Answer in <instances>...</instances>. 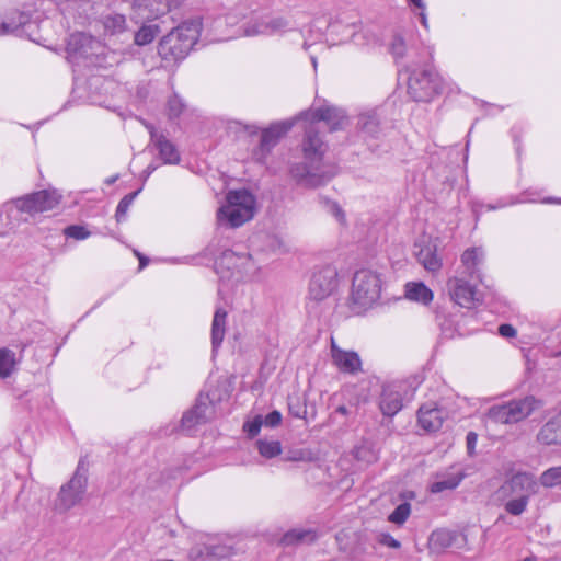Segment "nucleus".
<instances>
[{"label":"nucleus","instance_id":"nucleus-1","mask_svg":"<svg viewBox=\"0 0 561 561\" xmlns=\"http://www.w3.org/2000/svg\"><path fill=\"white\" fill-rule=\"evenodd\" d=\"M302 142L304 165H294L291 175L302 185L317 187L329 181L333 173L331 168L323 162L327 145L319 137L316 123L308 122Z\"/></svg>","mask_w":561,"mask_h":561},{"label":"nucleus","instance_id":"nucleus-2","mask_svg":"<svg viewBox=\"0 0 561 561\" xmlns=\"http://www.w3.org/2000/svg\"><path fill=\"white\" fill-rule=\"evenodd\" d=\"M201 27L199 21L192 20L173 28L160 41L159 54L165 59H183L197 43Z\"/></svg>","mask_w":561,"mask_h":561},{"label":"nucleus","instance_id":"nucleus-3","mask_svg":"<svg viewBox=\"0 0 561 561\" xmlns=\"http://www.w3.org/2000/svg\"><path fill=\"white\" fill-rule=\"evenodd\" d=\"M227 203L217 211L219 225L238 228L251 220L255 211V198L247 190L230 191Z\"/></svg>","mask_w":561,"mask_h":561},{"label":"nucleus","instance_id":"nucleus-4","mask_svg":"<svg viewBox=\"0 0 561 561\" xmlns=\"http://www.w3.org/2000/svg\"><path fill=\"white\" fill-rule=\"evenodd\" d=\"M541 407L533 396L492 405L485 413V420L495 424H514L529 416Z\"/></svg>","mask_w":561,"mask_h":561},{"label":"nucleus","instance_id":"nucleus-5","mask_svg":"<svg viewBox=\"0 0 561 561\" xmlns=\"http://www.w3.org/2000/svg\"><path fill=\"white\" fill-rule=\"evenodd\" d=\"M381 278L371 270L357 271L353 277L351 300L358 309L375 304L381 293Z\"/></svg>","mask_w":561,"mask_h":561},{"label":"nucleus","instance_id":"nucleus-6","mask_svg":"<svg viewBox=\"0 0 561 561\" xmlns=\"http://www.w3.org/2000/svg\"><path fill=\"white\" fill-rule=\"evenodd\" d=\"M444 79L434 70L413 71L408 81V93L416 102H428L444 91Z\"/></svg>","mask_w":561,"mask_h":561},{"label":"nucleus","instance_id":"nucleus-7","mask_svg":"<svg viewBox=\"0 0 561 561\" xmlns=\"http://www.w3.org/2000/svg\"><path fill=\"white\" fill-rule=\"evenodd\" d=\"M87 468L83 461L80 460L72 478L60 486L54 502L55 510L58 512H67L79 504L87 491Z\"/></svg>","mask_w":561,"mask_h":561},{"label":"nucleus","instance_id":"nucleus-8","mask_svg":"<svg viewBox=\"0 0 561 561\" xmlns=\"http://www.w3.org/2000/svg\"><path fill=\"white\" fill-rule=\"evenodd\" d=\"M61 199L55 190H43L14 199L20 213L25 217L54 209Z\"/></svg>","mask_w":561,"mask_h":561},{"label":"nucleus","instance_id":"nucleus-9","mask_svg":"<svg viewBox=\"0 0 561 561\" xmlns=\"http://www.w3.org/2000/svg\"><path fill=\"white\" fill-rule=\"evenodd\" d=\"M300 119L311 123L324 122L331 131L340 130L348 125V118L342 108L324 105L304 112Z\"/></svg>","mask_w":561,"mask_h":561},{"label":"nucleus","instance_id":"nucleus-10","mask_svg":"<svg viewBox=\"0 0 561 561\" xmlns=\"http://www.w3.org/2000/svg\"><path fill=\"white\" fill-rule=\"evenodd\" d=\"M447 293L453 302L456 305L471 309L477 302V288L469 283L463 276H453L446 283Z\"/></svg>","mask_w":561,"mask_h":561},{"label":"nucleus","instance_id":"nucleus-11","mask_svg":"<svg viewBox=\"0 0 561 561\" xmlns=\"http://www.w3.org/2000/svg\"><path fill=\"white\" fill-rule=\"evenodd\" d=\"M337 284V272L333 266H324L313 273L310 285L309 296L316 301L329 297Z\"/></svg>","mask_w":561,"mask_h":561},{"label":"nucleus","instance_id":"nucleus-12","mask_svg":"<svg viewBox=\"0 0 561 561\" xmlns=\"http://www.w3.org/2000/svg\"><path fill=\"white\" fill-rule=\"evenodd\" d=\"M291 30V23L284 16L262 18L248 23L244 26V35L247 36H273L280 35Z\"/></svg>","mask_w":561,"mask_h":561},{"label":"nucleus","instance_id":"nucleus-13","mask_svg":"<svg viewBox=\"0 0 561 561\" xmlns=\"http://www.w3.org/2000/svg\"><path fill=\"white\" fill-rule=\"evenodd\" d=\"M537 491L538 484L535 477L526 472H518L514 474L500 488V493L506 497L520 496L522 494L534 495Z\"/></svg>","mask_w":561,"mask_h":561},{"label":"nucleus","instance_id":"nucleus-14","mask_svg":"<svg viewBox=\"0 0 561 561\" xmlns=\"http://www.w3.org/2000/svg\"><path fill=\"white\" fill-rule=\"evenodd\" d=\"M417 262L430 273H438L443 261L437 254V243L430 238H422L415 243Z\"/></svg>","mask_w":561,"mask_h":561},{"label":"nucleus","instance_id":"nucleus-15","mask_svg":"<svg viewBox=\"0 0 561 561\" xmlns=\"http://www.w3.org/2000/svg\"><path fill=\"white\" fill-rule=\"evenodd\" d=\"M331 358L334 366L344 374L355 375L362 371V359L354 351L341 348L335 340L331 337Z\"/></svg>","mask_w":561,"mask_h":561},{"label":"nucleus","instance_id":"nucleus-16","mask_svg":"<svg viewBox=\"0 0 561 561\" xmlns=\"http://www.w3.org/2000/svg\"><path fill=\"white\" fill-rule=\"evenodd\" d=\"M102 45L99 41L85 33H73L69 36L67 43V51L72 56H80L84 58H92L99 55V50L102 49Z\"/></svg>","mask_w":561,"mask_h":561},{"label":"nucleus","instance_id":"nucleus-17","mask_svg":"<svg viewBox=\"0 0 561 561\" xmlns=\"http://www.w3.org/2000/svg\"><path fill=\"white\" fill-rule=\"evenodd\" d=\"M404 388V382H393L383 386L379 402L383 415L393 416L402 409V392Z\"/></svg>","mask_w":561,"mask_h":561},{"label":"nucleus","instance_id":"nucleus-18","mask_svg":"<svg viewBox=\"0 0 561 561\" xmlns=\"http://www.w3.org/2000/svg\"><path fill=\"white\" fill-rule=\"evenodd\" d=\"M293 127L291 122H277L264 129L261 135L259 160H264L266 154L274 148L279 139Z\"/></svg>","mask_w":561,"mask_h":561},{"label":"nucleus","instance_id":"nucleus-19","mask_svg":"<svg viewBox=\"0 0 561 561\" xmlns=\"http://www.w3.org/2000/svg\"><path fill=\"white\" fill-rule=\"evenodd\" d=\"M26 221L27 217L21 215L14 199L5 203L0 209V237L8 236Z\"/></svg>","mask_w":561,"mask_h":561},{"label":"nucleus","instance_id":"nucleus-20","mask_svg":"<svg viewBox=\"0 0 561 561\" xmlns=\"http://www.w3.org/2000/svg\"><path fill=\"white\" fill-rule=\"evenodd\" d=\"M213 412V408L199 400L192 410L186 412L181 420V430L190 434L197 425L205 423Z\"/></svg>","mask_w":561,"mask_h":561},{"label":"nucleus","instance_id":"nucleus-21","mask_svg":"<svg viewBox=\"0 0 561 561\" xmlns=\"http://www.w3.org/2000/svg\"><path fill=\"white\" fill-rule=\"evenodd\" d=\"M139 20H154L169 11L168 0H135L133 4Z\"/></svg>","mask_w":561,"mask_h":561},{"label":"nucleus","instance_id":"nucleus-22","mask_svg":"<svg viewBox=\"0 0 561 561\" xmlns=\"http://www.w3.org/2000/svg\"><path fill=\"white\" fill-rule=\"evenodd\" d=\"M485 252L482 247H472L466 249L461 256L462 274L468 277H479L480 266L484 262Z\"/></svg>","mask_w":561,"mask_h":561},{"label":"nucleus","instance_id":"nucleus-23","mask_svg":"<svg viewBox=\"0 0 561 561\" xmlns=\"http://www.w3.org/2000/svg\"><path fill=\"white\" fill-rule=\"evenodd\" d=\"M151 141L154 144V147L159 151L160 158L164 163L168 164H176L180 162V154L175 148V146L167 139L162 134H159L156 128L151 125L147 126Z\"/></svg>","mask_w":561,"mask_h":561},{"label":"nucleus","instance_id":"nucleus-24","mask_svg":"<svg viewBox=\"0 0 561 561\" xmlns=\"http://www.w3.org/2000/svg\"><path fill=\"white\" fill-rule=\"evenodd\" d=\"M444 412L434 403H427L419 409V423L425 431L435 432L440 428Z\"/></svg>","mask_w":561,"mask_h":561},{"label":"nucleus","instance_id":"nucleus-25","mask_svg":"<svg viewBox=\"0 0 561 561\" xmlns=\"http://www.w3.org/2000/svg\"><path fill=\"white\" fill-rule=\"evenodd\" d=\"M241 264H252V256L249 253H236L231 250L225 251L221 256L216 261L217 271H230L234 275Z\"/></svg>","mask_w":561,"mask_h":561},{"label":"nucleus","instance_id":"nucleus-26","mask_svg":"<svg viewBox=\"0 0 561 561\" xmlns=\"http://www.w3.org/2000/svg\"><path fill=\"white\" fill-rule=\"evenodd\" d=\"M405 297L409 300L428 305L434 298L433 291L422 282H411L405 285Z\"/></svg>","mask_w":561,"mask_h":561},{"label":"nucleus","instance_id":"nucleus-27","mask_svg":"<svg viewBox=\"0 0 561 561\" xmlns=\"http://www.w3.org/2000/svg\"><path fill=\"white\" fill-rule=\"evenodd\" d=\"M226 320L227 311L222 308H218L215 311L211 323V344L214 350L219 347L221 342L224 341L226 333Z\"/></svg>","mask_w":561,"mask_h":561},{"label":"nucleus","instance_id":"nucleus-28","mask_svg":"<svg viewBox=\"0 0 561 561\" xmlns=\"http://www.w3.org/2000/svg\"><path fill=\"white\" fill-rule=\"evenodd\" d=\"M30 21V16L22 11L14 10L7 14L5 19L1 21L2 33L4 35L13 34L22 26L27 24Z\"/></svg>","mask_w":561,"mask_h":561},{"label":"nucleus","instance_id":"nucleus-29","mask_svg":"<svg viewBox=\"0 0 561 561\" xmlns=\"http://www.w3.org/2000/svg\"><path fill=\"white\" fill-rule=\"evenodd\" d=\"M357 125L362 133L370 137H376L380 131V121L375 111L362 113Z\"/></svg>","mask_w":561,"mask_h":561},{"label":"nucleus","instance_id":"nucleus-30","mask_svg":"<svg viewBox=\"0 0 561 561\" xmlns=\"http://www.w3.org/2000/svg\"><path fill=\"white\" fill-rule=\"evenodd\" d=\"M352 41L355 45L360 47H375L381 44L379 36L368 27H362L355 32L352 36Z\"/></svg>","mask_w":561,"mask_h":561},{"label":"nucleus","instance_id":"nucleus-31","mask_svg":"<svg viewBox=\"0 0 561 561\" xmlns=\"http://www.w3.org/2000/svg\"><path fill=\"white\" fill-rule=\"evenodd\" d=\"M15 353L8 348H0V377L8 378L16 368Z\"/></svg>","mask_w":561,"mask_h":561},{"label":"nucleus","instance_id":"nucleus-32","mask_svg":"<svg viewBox=\"0 0 561 561\" xmlns=\"http://www.w3.org/2000/svg\"><path fill=\"white\" fill-rule=\"evenodd\" d=\"M463 479V474L461 473H453L448 476L447 478H444L442 480H437L432 483L431 491L433 493H439L445 490H453L461 482Z\"/></svg>","mask_w":561,"mask_h":561},{"label":"nucleus","instance_id":"nucleus-33","mask_svg":"<svg viewBox=\"0 0 561 561\" xmlns=\"http://www.w3.org/2000/svg\"><path fill=\"white\" fill-rule=\"evenodd\" d=\"M256 447L260 455L264 458H274L282 453V445L278 440L259 439Z\"/></svg>","mask_w":561,"mask_h":561},{"label":"nucleus","instance_id":"nucleus-34","mask_svg":"<svg viewBox=\"0 0 561 561\" xmlns=\"http://www.w3.org/2000/svg\"><path fill=\"white\" fill-rule=\"evenodd\" d=\"M454 539L455 538L451 531L439 529L432 533L430 541L433 547L445 549L453 545Z\"/></svg>","mask_w":561,"mask_h":561},{"label":"nucleus","instance_id":"nucleus-35","mask_svg":"<svg viewBox=\"0 0 561 561\" xmlns=\"http://www.w3.org/2000/svg\"><path fill=\"white\" fill-rule=\"evenodd\" d=\"M531 495L522 494L520 496H516L505 503V511L514 516L522 515L528 505L529 499Z\"/></svg>","mask_w":561,"mask_h":561},{"label":"nucleus","instance_id":"nucleus-36","mask_svg":"<svg viewBox=\"0 0 561 561\" xmlns=\"http://www.w3.org/2000/svg\"><path fill=\"white\" fill-rule=\"evenodd\" d=\"M103 25L111 34L122 33L126 30V19L122 14H111L104 18Z\"/></svg>","mask_w":561,"mask_h":561},{"label":"nucleus","instance_id":"nucleus-37","mask_svg":"<svg viewBox=\"0 0 561 561\" xmlns=\"http://www.w3.org/2000/svg\"><path fill=\"white\" fill-rule=\"evenodd\" d=\"M316 539L311 530H291L284 535L283 542L285 545H294L299 542H311Z\"/></svg>","mask_w":561,"mask_h":561},{"label":"nucleus","instance_id":"nucleus-38","mask_svg":"<svg viewBox=\"0 0 561 561\" xmlns=\"http://www.w3.org/2000/svg\"><path fill=\"white\" fill-rule=\"evenodd\" d=\"M186 105L183 100L178 95L173 94L168 99L165 111L169 119H175L185 111Z\"/></svg>","mask_w":561,"mask_h":561},{"label":"nucleus","instance_id":"nucleus-39","mask_svg":"<svg viewBox=\"0 0 561 561\" xmlns=\"http://www.w3.org/2000/svg\"><path fill=\"white\" fill-rule=\"evenodd\" d=\"M540 483L545 488H553L561 484V466L552 467L543 471L540 476Z\"/></svg>","mask_w":561,"mask_h":561},{"label":"nucleus","instance_id":"nucleus-40","mask_svg":"<svg viewBox=\"0 0 561 561\" xmlns=\"http://www.w3.org/2000/svg\"><path fill=\"white\" fill-rule=\"evenodd\" d=\"M411 513V506L409 503H402L389 515V522L402 525L405 523Z\"/></svg>","mask_w":561,"mask_h":561},{"label":"nucleus","instance_id":"nucleus-41","mask_svg":"<svg viewBox=\"0 0 561 561\" xmlns=\"http://www.w3.org/2000/svg\"><path fill=\"white\" fill-rule=\"evenodd\" d=\"M139 192L140 191H136L130 194H127L119 201L115 214L116 220L118 222L125 218L130 205L133 204L134 199L139 194Z\"/></svg>","mask_w":561,"mask_h":561},{"label":"nucleus","instance_id":"nucleus-42","mask_svg":"<svg viewBox=\"0 0 561 561\" xmlns=\"http://www.w3.org/2000/svg\"><path fill=\"white\" fill-rule=\"evenodd\" d=\"M156 37V33L152 26H142L135 34V43L139 46L147 45L151 43Z\"/></svg>","mask_w":561,"mask_h":561},{"label":"nucleus","instance_id":"nucleus-43","mask_svg":"<svg viewBox=\"0 0 561 561\" xmlns=\"http://www.w3.org/2000/svg\"><path fill=\"white\" fill-rule=\"evenodd\" d=\"M64 233L67 238H72L75 240H84L90 237V232L82 226H69L64 230Z\"/></svg>","mask_w":561,"mask_h":561},{"label":"nucleus","instance_id":"nucleus-44","mask_svg":"<svg viewBox=\"0 0 561 561\" xmlns=\"http://www.w3.org/2000/svg\"><path fill=\"white\" fill-rule=\"evenodd\" d=\"M405 43L402 36L394 35L390 44V51L396 58H402L405 55Z\"/></svg>","mask_w":561,"mask_h":561},{"label":"nucleus","instance_id":"nucleus-45","mask_svg":"<svg viewBox=\"0 0 561 561\" xmlns=\"http://www.w3.org/2000/svg\"><path fill=\"white\" fill-rule=\"evenodd\" d=\"M262 425H263V417L261 415H257L252 421L247 422L243 425V428L248 433L249 437L252 438L259 434Z\"/></svg>","mask_w":561,"mask_h":561},{"label":"nucleus","instance_id":"nucleus-46","mask_svg":"<svg viewBox=\"0 0 561 561\" xmlns=\"http://www.w3.org/2000/svg\"><path fill=\"white\" fill-rule=\"evenodd\" d=\"M229 128L230 129H234L237 133H240V131H244L249 135H254L257 133V127L255 125H250V124H242L240 122H231L230 125H229Z\"/></svg>","mask_w":561,"mask_h":561},{"label":"nucleus","instance_id":"nucleus-47","mask_svg":"<svg viewBox=\"0 0 561 561\" xmlns=\"http://www.w3.org/2000/svg\"><path fill=\"white\" fill-rule=\"evenodd\" d=\"M257 273V267L255 263L252 261V264H241L240 267L237 271V274H240L241 276L253 278L255 277Z\"/></svg>","mask_w":561,"mask_h":561},{"label":"nucleus","instance_id":"nucleus-48","mask_svg":"<svg viewBox=\"0 0 561 561\" xmlns=\"http://www.w3.org/2000/svg\"><path fill=\"white\" fill-rule=\"evenodd\" d=\"M280 422L282 414L278 411H272L265 417H263V425L267 427H275L279 425Z\"/></svg>","mask_w":561,"mask_h":561},{"label":"nucleus","instance_id":"nucleus-49","mask_svg":"<svg viewBox=\"0 0 561 561\" xmlns=\"http://www.w3.org/2000/svg\"><path fill=\"white\" fill-rule=\"evenodd\" d=\"M325 204L328 206V210L340 221V222H343L344 219H345V216H344V213L343 210L341 209V207L334 203V202H330V201H325Z\"/></svg>","mask_w":561,"mask_h":561},{"label":"nucleus","instance_id":"nucleus-50","mask_svg":"<svg viewBox=\"0 0 561 561\" xmlns=\"http://www.w3.org/2000/svg\"><path fill=\"white\" fill-rule=\"evenodd\" d=\"M499 333L503 337H514L517 334L516 329L511 324H501L499 327Z\"/></svg>","mask_w":561,"mask_h":561},{"label":"nucleus","instance_id":"nucleus-51","mask_svg":"<svg viewBox=\"0 0 561 561\" xmlns=\"http://www.w3.org/2000/svg\"><path fill=\"white\" fill-rule=\"evenodd\" d=\"M380 542L385 546H388V547L394 548V549H398L401 546L397 539H394L392 536H390L388 534L382 535Z\"/></svg>","mask_w":561,"mask_h":561},{"label":"nucleus","instance_id":"nucleus-52","mask_svg":"<svg viewBox=\"0 0 561 561\" xmlns=\"http://www.w3.org/2000/svg\"><path fill=\"white\" fill-rule=\"evenodd\" d=\"M477 439H478V437H477L476 433L469 432L467 434V448H468L469 453H472V450L474 449Z\"/></svg>","mask_w":561,"mask_h":561},{"label":"nucleus","instance_id":"nucleus-53","mask_svg":"<svg viewBox=\"0 0 561 561\" xmlns=\"http://www.w3.org/2000/svg\"><path fill=\"white\" fill-rule=\"evenodd\" d=\"M289 410H290V413L295 417H298V419L305 417L306 410H301L300 408L299 409H294V405L291 403L289 404Z\"/></svg>","mask_w":561,"mask_h":561},{"label":"nucleus","instance_id":"nucleus-54","mask_svg":"<svg viewBox=\"0 0 561 561\" xmlns=\"http://www.w3.org/2000/svg\"><path fill=\"white\" fill-rule=\"evenodd\" d=\"M135 254L139 257V268H144L148 264V260L138 252H135Z\"/></svg>","mask_w":561,"mask_h":561},{"label":"nucleus","instance_id":"nucleus-55","mask_svg":"<svg viewBox=\"0 0 561 561\" xmlns=\"http://www.w3.org/2000/svg\"><path fill=\"white\" fill-rule=\"evenodd\" d=\"M409 2L412 3L413 5H415L419 9H422V10L425 9V3H424L423 0H409Z\"/></svg>","mask_w":561,"mask_h":561},{"label":"nucleus","instance_id":"nucleus-56","mask_svg":"<svg viewBox=\"0 0 561 561\" xmlns=\"http://www.w3.org/2000/svg\"><path fill=\"white\" fill-rule=\"evenodd\" d=\"M420 20H421L422 25L424 27H427V18H426V14L424 12L420 13Z\"/></svg>","mask_w":561,"mask_h":561},{"label":"nucleus","instance_id":"nucleus-57","mask_svg":"<svg viewBox=\"0 0 561 561\" xmlns=\"http://www.w3.org/2000/svg\"><path fill=\"white\" fill-rule=\"evenodd\" d=\"M336 412L341 413L343 415H346L348 411H347V408L345 405H340V407L336 408Z\"/></svg>","mask_w":561,"mask_h":561},{"label":"nucleus","instance_id":"nucleus-58","mask_svg":"<svg viewBox=\"0 0 561 561\" xmlns=\"http://www.w3.org/2000/svg\"><path fill=\"white\" fill-rule=\"evenodd\" d=\"M117 179H118V176H117V175H114V176H112V178L106 179L105 183H106V184H108V185H111V184L115 183V181H116Z\"/></svg>","mask_w":561,"mask_h":561},{"label":"nucleus","instance_id":"nucleus-59","mask_svg":"<svg viewBox=\"0 0 561 561\" xmlns=\"http://www.w3.org/2000/svg\"><path fill=\"white\" fill-rule=\"evenodd\" d=\"M154 170H156L154 165H151V164L148 165L147 170H146L147 176H149Z\"/></svg>","mask_w":561,"mask_h":561},{"label":"nucleus","instance_id":"nucleus-60","mask_svg":"<svg viewBox=\"0 0 561 561\" xmlns=\"http://www.w3.org/2000/svg\"><path fill=\"white\" fill-rule=\"evenodd\" d=\"M311 62H312L313 68L316 69L318 62H317V58L314 56H311Z\"/></svg>","mask_w":561,"mask_h":561},{"label":"nucleus","instance_id":"nucleus-61","mask_svg":"<svg viewBox=\"0 0 561 561\" xmlns=\"http://www.w3.org/2000/svg\"><path fill=\"white\" fill-rule=\"evenodd\" d=\"M523 561H537V559H536V557L530 556V557L525 558Z\"/></svg>","mask_w":561,"mask_h":561},{"label":"nucleus","instance_id":"nucleus-62","mask_svg":"<svg viewBox=\"0 0 561 561\" xmlns=\"http://www.w3.org/2000/svg\"><path fill=\"white\" fill-rule=\"evenodd\" d=\"M546 202L547 203H561V199L548 198Z\"/></svg>","mask_w":561,"mask_h":561},{"label":"nucleus","instance_id":"nucleus-63","mask_svg":"<svg viewBox=\"0 0 561 561\" xmlns=\"http://www.w3.org/2000/svg\"><path fill=\"white\" fill-rule=\"evenodd\" d=\"M552 426V423H547L542 430V433L547 430H550V427Z\"/></svg>","mask_w":561,"mask_h":561},{"label":"nucleus","instance_id":"nucleus-64","mask_svg":"<svg viewBox=\"0 0 561 561\" xmlns=\"http://www.w3.org/2000/svg\"><path fill=\"white\" fill-rule=\"evenodd\" d=\"M304 48L308 49V44L307 43L304 44Z\"/></svg>","mask_w":561,"mask_h":561}]
</instances>
